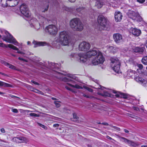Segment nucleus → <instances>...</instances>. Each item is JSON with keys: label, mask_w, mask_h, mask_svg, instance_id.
Returning <instances> with one entry per match:
<instances>
[{"label": "nucleus", "mask_w": 147, "mask_h": 147, "mask_svg": "<svg viewBox=\"0 0 147 147\" xmlns=\"http://www.w3.org/2000/svg\"><path fill=\"white\" fill-rule=\"evenodd\" d=\"M49 6L47 5L46 8H45L44 10L42 11L43 12H45V11H47L48 8Z\"/></svg>", "instance_id": "nucleus-48"}, {"label": "nucleus", "mask_w": 147, "mask_h": 147, "mask_svg": "<svg viewBox=\"0 0 147 147\" xmlns=\"http://www.w3.org/2000/svg\"><path fill=\"white\" fill-rule=\"evenodd\" d=\"M70 25L74 30L80 31L83 28V26L79 19L75 18L72 19L70 22Z\"/></svg>", "instance_id": "nucleus-5"}, {"label": "nucleus", "mask_w": 147, "mask_h": 147, "mask_svg": "<svg viewBox=\"0 0 147 147\" xmlns=\"http://www.w3.org/2000/svg\"><path fill=\"white\" fill-rule=\"evenodd\" d=\"M36 18H33L30 21L29 23L30 27L38 30L40 28V25L46 23L49 20L48 19L40 14H37L36 16Z\"/></svg>", "instance_id": "nucleus-2"}, {"label": "nucleus", "mask_w": 147, "mask_h": 147, "mask_svg": "<svg viewBox=\"0 0 147 147\" xmlns=\"http://www.w3.org/2000/svg\"><path fill=\"white\" fill-rule=\"evenodd\" d=\"M113 37L115 42L117 43H119L123 41V39L121 34L119 33L114 34Z\"/></svg>", "instance_id": "nucleus-17"}, {"label": "nucleus", "mask_w": 147, "mask_h": 147, "mask_svg": "<svg viewBox=\"0 0 147 147\" xmlns=\"http://www.w3.org/2000/svg\"><path fill=\"white\" fill-rule=\"evenodd\" d=\"M12 56H14V57H15L16 56V55L13 54H12L11 55Z\"/></svg>", "instance_id": "nucleus-62"}, {"label": "nucleus", "mask_w": 147, "mask_h": 147, "mask_svg": "<svg viewBox=\"0 0 147 147\" xmlns=\"http://www.w3.org/2000/svg\"><path fill=\"white\" fill-rule=\"evenodd\" d=\"M15 97V96H13V95H12V96H11V97Z\"/></svg>", "instance_id": "nucleus-63"}, {"label": "nucleus", "mask_w": 147, "mask_h": 147, "mask_svg": "<svg viewBox=\"0 0 147 147\" xmlns=\"http://www.w3.org/2000/svg\"><path fill=\"white\" fill-rule=\"evenodd\" d=\"M127 73V77H131L135 74L136 72L135 71H133L131 70H128Z\"/></svg>", "instance_id": "nucleus-27"}, {"label": "nucleus", "mask_w": 147, "mask_h": 147, "mask_svg": "<svg viewBox=\"0 0 147 147\" xmlns=\"http://www.w3.org/2000/svg\"><path fill=\"white\" fill-rule=\"evenodd\" d=\"M115 96L117 97H119L120 96V95L119 94H115Z\"/></svg>", "instance_id": "nucleus-54"}, {"label": "nucleus", "mask_w": 147, "mask_h": 147, "mask_svg": "<svg viewBox=\"0 0 147 147\" xmlns=\"http://www.w3.org/2000/svg\"><path fill=\"white\" fill-rule=\"evenodd\" d=\"M54 103L55 104L56 107H59L60 106V104L59 102L56 101L54 102Z\"/></svg>", "instance_id": "nucleus-38"}, {"label": "nucleus", "mask_w": 147, "mask_h": 147, "mask_svg": "<svg viewBox=\"0 0 147 147\" xmlns=\"http://www.w3.org/2000/svg\"><path fill=\"white\" fill-rule=\"evenodd\" d=\"M38 125L40 126L45 129H47V127L43 125H42L40 123H38Z\"/></svg>", "instance_id": "nucleus-41"}, {"label": "nucleus", "mask_w": 147, "mask_h": 147, "mask_svg": "<svg viewBox=\"0 0 147 147\" xmlns=\"http://www.w3.org/2000/svg\"><path fill=\"white\" fill-rule=\"evenodd\" d=\"M12 140L17 143H26L28 142L27 139L23 136L14 137L13 138Z\"/></svg>", "instance_id": "nucleus-18"}, {"label": "nucleus", "mask_w": 147, "mask_h": 147, "mask_svg": "<svg viewBox=\"0 0 147 147\" xmlns=\"http://www.w3.org/2000/svg\"><path fill=\"white\" fill-rule=\"evenodd\" d=\"M0 86L9 87H11V85L9 84L4 82L0 81Z\"/></svg>", "instance_id": "nucleus-29"}, {"label": "nucleus", "mask_w": 147, "mask_h": 147, "mask_svg": "<svg viewBox=\"0 0 147 147\" xmlns=\"http://www.w3.org/2000/svg\"><path fill=\"white\" fill-rule=\"evenodd\" d=\"M1 131L3 133H4L5 132V130L3 128H2L1 129Z\"/></svg>", "instance_id": "nucleus-49"}, {"label": "nucleus", "mask_w": 147, "mask_h": 147, "mask_svg": "<svg viewBox=\"0 0 147 147\" xmlns=\"http://www.w3.org/2000/svg\"><path fill=\"white\" fill-rule=\"evenodd\" d=\"M107 138L108 139H111V137H110L109 136H107Z\"/></svg>", "instance_id": "nucleus-61"}, {"label": "nucleus", "mask_w": 147, "mask_h": 147, "mask_svg": "<svg viewBox=\"0 0 147 147\" xmlns=\"http://www.w3.org/2000/svg\"><path fill=\"white\" fill-rule=\"evenodd\" d=\"M68 0L69 1L71 2H74L76 1V0Z\"/></svg>", "instance_id": "nucleus-51"}, {"label": "nucleus", "mask_w": 147, "mask_h": 147, "mask_svg": "<svg viewBox=\"0 0 147 147\" xmlns=\"http://www.w3.org/2000/svg\"><path fill=\"white\" fill-rule=\"evenodd\" d=\"M121 140L122 142H124L125 143H127L129 145L131 146H137L138 145V144L137 143L131 141L129 140L124 137H121Z\"/></svg>", "instance_id": "nucleus-19"}, {"label": "nucleus", "mask_w": 147, "mask_h": 147, "mask_svg": "<svg viewBox=\"0 0 147 147\" xmlns=\"http://www.w3.org/2000/svg\"><path fill=\"white\" fill-rule=\"evenodd\" d=\"M142 62L143 64L147 65V56L143 58L142 59Z\"/></svg>", "instance_id": "nucleus-30"}, {"label": "nucleus", "mask_w": 147, "mask_h": 147, "mask_svg": "<svg viewBox=\"0 0 147 147\" xmlns=\"http://www.w3.org/2000/svg\"><path fill=\"white\" fill-rule=\"evenodd\" d=\"M11 111L12 112L15 113H17L18 112V111L17 109H16L12 108L11 109Z\"/></svg>", "instance_id": "nucleus-40"}, {"label": "nucleus", "mask_w": 147, "mask_h": 147, "mask_svg": "<svg viewBox=\"0 0 147 147\" xmlns=\"http://www.w3.org/2000/svg\"><path fill=\"white\" fill-rule=\"evenodd\" d=\"M118 50V48H117V49H113L112 50L111 52H112L113 53H114L115 52H116Z\"/></svg>", "instance_id": "nucleus-47"}, {"label": "nucleus", "mask_w": 147, "mask_h": 147, "mask_svg": "<svg viewBox=\"0 0 147 147\" xmlns=\"http://www.w3.org/2000/svg\"><path fill=\"white\" fill-rule=\"evenodd\" d=\"M127 14L128 17L133 20L138 21L142 19L139 13L137 11L129 10Z\"/></svg>", "instance_id": "nucleus-13"}, {"label": "nucleus", "mask_w": 147, "mask_h": 147, "mask_svg": "<svg viewBox=\"0 0 147 147\" xmlns=\"http://www.w3.org/2000/svg\"><path fill=\"white\" fill-rule=\"evenodd\" d=\"M45 31L51 35H55L57 33L58 28L55 25L50 24L46 27Z\"/></svg>", "instance_id": "nucleus-11"}, {"label": "nucleus", "mask_w": 147, "mask_h": 147, "mask_svg": "<svg viewBox=\"0 0 147 147\" xmlns=\"http://www.w3.org/2000/svg\"><path fill=\"white\" fill-rule=\"evenodd\" d=\"M107 48L111 52L112 50L113 49H117V47H114L110 46H107Z\"/></svg>", "instance_id": "nucleus-33"}, {"label": "nucleus", "mask_w": 147, "mask_h": 147, "mask_svg": "<svg viewBox=\"0 0 147 147\" xmlns=\"http://www.w3.org/2000/svg\"><path fill=\"white\" fill-rule=\"evenodd\" d=\"M5 32L6 36H3L2 39L7 42L11 43L15 45L20 47L22 46V44L19 43L12 36L9 34L7 31H5Z\"/></svg>", "instance_id": "nucleus-9"}, {"label": "nucleus", "mask_w": 147, "mask_h": 147, "mask_svg": "<svg viewBox=\"0 0 147 147\" xmlns=\"http://www.w3.org/2000/svg\"><path fill=\"white\" fill-rule=\"evenodd\" d=\"M30 43H31V42L30 41H28L27 42V44L28 45H30Z\"/></svg>", "instance_id": "nucleus-56"}, {"label": "nucleus", "mask_w": 147, "mask_h": 147, "mask_svg": "<svg viewBox=\"0 0 147 147\" xmlns=\"http://www.w3.org/2000/svg\"><path fill=\"white\" fill-rule=\"evenodd\" d=\"M73 120H72L73 121H76L78 119V117L76 116V115L75 113H73Z\"/></svg>", "instance_id": "nucleus-32"}, {"label": "nucleus", "mask_w": 147, "mask_h": 147, "mask_svg": "<svg viewBox=\"0 0 147 147\" xmlns=\"http://www.w3.org/2000/svg\"><path fill=\"white\" fill-rule=\"evenodd\" d=\"M133 109L134 110L136 111H139L140 109L138 107H133Z\"/></svg>", "instance_id": "nucleus-43"}, {"label": "nucleus", "mask_w": 147, "mask_h": 147, "mask_svg": "<svg viewBox=\"0 0 147 147\" xmlns=\"http://www.w3.org/2000/svg\"><path fill=\"white\" fill-rule=\"evenodd\" d=\"M102 124L103 125H108V123H102Z\"/></svg>", "instance_id": "nucleus-53"}, {"label": "nucleus", "mask_w": 147, "mask_h": 147, "mask_svg": "<svg viewBox=\"0 0 147 147\" xmlns=\"http://www.w3.org/2000/svg\"><path fill=\"white\" fill-rule=\"evenodd\" d=\"M83 87L84 88H85V89H87V90L89 91V92H93V90L92 89H90V88H88V87H87L85 86H83Z\"/></svg>", "instance_id": "nucleus-39"}, {"label": "nucleus", "mask_w": 147, "mask_h": 147, "mask_svg": "<svg viewBox=\"0 0 147 147\" xmlns=\"http://www.w3.org/2000/svg\"><path fill=\"white\" fill-rule=\"evenodd\" d=\"M114 16L115 20L116 22L121 21L122 18V15L120 12L119 11L115 12Z\"/></svg>", "instance_id": "nucleus-22"}, {"label": "nucleus", "mask_w": 147, "mask_h": 147, "mask_svg": "<svg viewBox=\"0 0 147 147\" xmlns=\"http://www.w3.org/2000/svg\"><path fill=\"white\" fill-rule=\"evenodd\" d=\"M141 147H147V145H142Z\"/></svg>", "instance_id": "nucleus-57"}, {"label": "nucleus", "mask_w": 147, "mask_h": 147, "mask_svg": "<svg viewBox=\"0 0 147 147\" xmlns=\"http://www.w3.org/2000/svg\"><path fill=\"white\" fill-rule=\"evenodd\" d=\"M62 7L63 10H65L66 11L74 13L73 11L75 10V8L74 7H68L65 6H63Z\"/></svg>", "instance_id": "nucleus-26"}, {"label": "nucleus", "mask_w": 147, "mask_h": 147, "mask_svg": "<svg viewBox=\"0 0 147 147\" xmlns=\"http://www.w3.org/2000/svg\"><path fill=\"white\" fill-rule=\"evenodd\" d=\"M144 73L145 75L147 76V71H145L144 72Z\"/></svg>", "instance_id": "nucleus-52"}, {"label": "nucleus", "mask_w": 147, "mask_h": 147, "mask_svg": "<svg viewBox=\"0 0 147 147\" xmlns=\"http://www.w3.org/2000/svg\"><path fill=\"white\" fill-rule=\"evenodd\" d=\"M124 131L126 133H128L129 132V131L126 129H124Z\"/></svg>", "instance_id": "nucleus-55"}, {"label": "nucleus", "mask_w": 147, "mask_h": 147, "mask_svg": "<svg viewBox=\"0 0 147 147\" xmlns=\"http://www.w3.org/2000/svg\"><path fill=\"white\" fill-rule=\"evenodd\" d=\"M3 63L7 67H9V68L13 69H16V67L13 65H12L11 64L8 63L7 62H3Z\"/></svg>", "instance_id": "nucleus-28"}, {"label": "nucleus", "mask_w": 147, "mask_h": 147, "mask_svg": "<svg viewBox=\"0 0 147 147\" xmlns=\"http://www.w3.org/2000/svg\"><path fill=\"white\" fill-rule=\"evenodd\" d=\"M20 11L21 13L25 16L28 17L30 16V13L28 11L27 6L24 3L20 6Z\"/></svg>", "instance_id": "nucleus-15"}, {"label": "nucleus", "mask_w": 147, "mask_h": 147, "mask_svg": "<svg viewBox=\"0 0 147 147\" xmlns=\"http://www.w3.org/2000/svg\"><path fill=\"white\" fill-rule=\"evenodd\" d=\"M29 115L30 116L33 117H38L39 116V115H38L33 113H30Z\"/></svg>", "instance_id": "nucleus-36"}, {"label": "nucleus", "mask_w": 147, "mask_h": 147, "mask_svg": "<svg viewBox=\"0 0 147 147\" xmlns=\"http://www.w3.org/2000/svg\"><path fill=\"white\" fill-rule=\"evenodd\" d=\"M52 99L53 100H56V99L55 98H52Z\"/></svg>", "instance_id": "nucleus-60"}, {"label": "nucleus", "mask_w": 147, "mask_h": 147, "mask_svg": "<svg viewBox=\"0 0 147 147\" xmlns=\"http://www.w3.org/2000/svg\"><path fill=\"white\" fill-rule=\"evenodd\" d=\"M79 56L81 62L90 61L94 65L102 64L105 61L102 53L98 50L93 49L85 53H80Z\"/></svg>", "instance_id": "nucleus-1"}, {"label": "nucleus", "mask_w": 147, "mask_h": 147, "mask_svg": "<svg viewBox=\"0 0 147 147\" xmlns=\"http://www.w3.org/2000/svg\"><path fill=\"white\" fill-rule=\"evenodd\" d=\"M138 66L139 68V69L141 70L143 67V65L141 64H138Z\"/></svg>", "instance_id": "nucleus-42"}, {"label": "nucleus", "mask_w": 147, "mask_h": 147, "mask_svg": "<svg viewBox=\"0 0 147 147\" xmlns=\"http://www.w3.org/2000/svg\"><path fill=\"white\" fill-rule=\"evenodd\" d=\"M137 1L140 3H143L145 2V0H136Z\"/></svg>", "instance_id": "nucleus-44"}, {"label": "nucleus", "mask_w": 147, "mask_h": 147, "mask_svg": "<svg viewBox=\"0 0 147 147\" xmlns=\"http://www.w3.org/2000/svg\"><path fill=\"white\" fill-rule=\"evenodd\" d=\"M19 0H1L2 5L3 7H13L18 5Z\"/></svg>", "instance_id": "nucleus-12"}, {"label": "nucleus", "mask_w": 147, "mask_h": 147, "mask_svg": "<svg viewBox=\"0 0 147 147\" xmlns=\"http://www.w3.org/2000/svg\"><path fill=\"white\" fill-rule=\"evenodd\" d=\"M131 32L134 35L138 36H139L141 33L140 30L135 28H131Z\"/></svg>", "instance_id": "nucleus-23"}, {"label": "nucleus", "mask_w": 147, "mask_h": 147, "mask_svg": "<svg viewBox=\"0 0 147 147\" xmlns=\"http://www.w3.org/2000/svg\"><path fill=\"white\" fill-rule=\"evenodd\" d=\"M0 47L3 48H7L8 47L14 50L17 51V53H18L22 54H24V53L23 52L21 51L20 50H19L18 48L11 44H7L6 45L3 43L0 42Z\"/></svg>", "instance_id": "nucleus-16"}, {"label": "nucleus", "mask_w": 147, "mask_h": 147, "mask_svg": "<svg viewBox=\"0 0 147 147\" xmlns=\"http://www.w3.org/2000/svg\"><path fill=\"white\" fill-rule=\"evenodd\" d=\"M34 84H38V83L36 82H33Z\"/></svg>", "instance_id": "nucleus-59"}, {"label": "nucleus", "mask_w": 147, "mask_h": 147, "mask_svg": "<svg viewBox=\"0 0 147 147\" xmlns=\"http://www.w3.org/2000/svg\"><path fill=\"white\" fill-rule=\"evenodd\" d=\"M65 81L67 82L66 85L65 86V88L69 90H70L73 92L75 93L76 92L74 89L72 88H74L77 89H82L83 87L81 86H80L78 84H76L75 85L72 84L74 83V81L71 79H69L68 78H65Z\"/></svg>", "instance_id": "nucleus-7"}, {"label": "nucleus", "mask_w": 147, "mask_h": 147, "mask_svg": "<svg viewBox=\"0 0 147 147\" xmlns=\"http://www.w3.org/2000/svg\"><path fill=\"white\" fill-rule=\"evenodd\" d=\"M59 126L58 124H55L53 125V126L54 127H58Z\"/></svg>", "instance_id": "nucleus-50"}, {"label": "nucleus", "mask_w": 147, "mask_h": 147, "mask_svg": "<svg viewBox=\"0 0 147 147\" xmlns=\"http://www.w3.org/2000/svg\"><path fill=\"white\" fill-rule=\"evenodd\" d=\"M110 61L111 66L113 71L117 73H120V63L118 59L116 57H111Z\"/></svg>", "instance_id": "nucleus-8"}, {"label": "nucleus", "mask_w": 147, "mask_h": 147, "mask_svg": "<svg viewBox=\"0 0 147 147\" xmlns=\"http://www.w3.org/2000/svg\"><path fill=\"white\" fill-rule=\"evenodd\" d=\"M136 81L138 82L143 86H146L147 85V80L144 79L140 76H138L135 78Z\"/></svg>", "instance_id": "nucleus-21"}, {"label": "nucleus", "mask_w": 147, "mask_h": 147, "mask_svg": "<svg viewBox=\"0 0 147 147\" xmlns=\"http://www.w3.org/2000/svg\"><path fill=\"white\" fill-rule=\"evenodd\" d=\"M67 75H68V76L69 77V78L74 79H76V77L74 75L71 74Z\"/></svg>", "instance_id": "nucleus-35"}, {"label": "nucleus", "mask_w": 147, "mask_h": 147, "mask_svg": "<svg viewBox=\"0 0 147 147\" xmlns=\"http://www.w3.org/2000/svg\"><path fill=\"white\" fill-rule=\"evenodd\" d=\"M4 93L0 92V94H4Z\"/></svg>", "instance_id": "nucleus-58"}, {"label": "nucleus", "mask_w": 147, "mask_h": 147, "mask_svg": "<svg viewBox=\"0 0 147 147\" xmlns=\"http://www.w3.org/2000/svg\"><path fill=\"white\" fill-rule=\"evenodd\" d=\"M104 4L103 2L100 0H96L95 4V6L98 8H101Z\"/></svg>", "instance_id": "nucleus-25"}, {"label": "nucleus", "mask_w": 147, "mask_h": 147, "mask_svg": "<svg viewBox=\"0 0 147 147\" xmlns=\"http://www.w3.org/2000/svg\"><path fill=\"white\" fill-rule=\"evenodd\" d=\"M49 67L50 69H53L51 71V75L58 79H61L63 77V74L56 71L59 69V65L57 63H50L49 64Z\"/></svg>", "instance_id": "nucleus-6"}, {"label": "nucleus", "mask_w": 147, "mask_h": 147, "mask_svg": "<svg viewBox=\"0 0 147 147\" xmlns=\"http://www.w3.org/2000/svg\"><path fill=\"white\" fill-rule=\"evenodd\" d=\"M144 47H133L132 48L133 51L135 52L142 53L145 50Z\"/></svg>", "instance_id": "nucleus-24"}, {"label": "nucleus", "mask_w": 147, "mask_h": 147, "mask_svg": "<svg viewBox=\"0 0 147 147\" xmlns=\"http://www.w3.org/2000/svg\"><path fill=\"white\" fill-rule=\"evenodd\" d=\"M84 9V8L83 7H81L77 8L76 9V11L78 13H82Z\"/></svg>", "instance_id": "nucleus-31"}, {"label": "nucleus", "mask_w": 147, "mask_h": 147, "mask_svg": "<svg viewBox=\"0 0 147 147\" xmlns=\"http://www.w3.org/2000/svg\"><path fill=\"white\" fill-rule=\"evenodd\" d=\"M90 47V44L87 42L83 41L79 45L78 49L79 50L86 51L88 50Z\"/></svg>", "instance_id": "nucleus-14"}, {"label": "nucleus", "mask_w": 147, "mask_h": 147, "mask_svg": "<svg viewBox=\"0 0 147 147\" xmlns=\"http://www.w3.org/2000/svg\"><path fill=\"white\" fill-rule=\"evenodd\" d=\"M33 43L34 45V47H36L39 46H43L48 45V44L45 42H40L34 40Z\"/></svg>", "instance_id": "nucleus-20"}, {"label": "nucleus", "mask_w": 147, "mask_h": 147, "mask_svg": "<svg viewBox=\"0 0 147 147\" xmlns=\"http://www.w3.org/2000/svg\"><path fill=\"white\" fill-rule=\"evenodd\" d=\"M18 59L20 60H21V61H26L24 59L22 58H21V57H19L18 58Z\"/></svg>", "instance_id": "nucleus-46"}, {"label": "nucleus", "mask_w": 147, "mask_h": 147, "mask_svg": "<svg viewBox=\"0 0 147 147\" xmlns=\"http://www.w3.org/2000/svg\"><path fill=\"white\" fill-rule=\"evenodd\" d=\"M94 88L97 90L98 94L104 96L111 97L112 96L111 93L113 92L115 94L116 93V92L115 91L109 88H105L103 87H102L98 83L96 84Z\"/></svg>", "instance_id": "nucleus-3"}, {"label": "nucleus", "mask_w": 147, "mask_h": 147, "mask_svg": "<svg viewBox=\"0 0 147 147\" xmlns=\"http://www.w3.org/2000/svg\"><path fill=\"white\" fill-rule=\"evenodd\" d=\"M121 96L123 98L126 99L127 98V96L126 94L123 93H121L120 94Z\"/></svg>", "instance_id": "nucleus-34"}, {"label": "nucleus", "mask_w": 147, "mask_h": 147, "mask_svg": "<svg viewBox=\"0 0 147 147\" xmlns=\"http://www.w3.org/2000/svg\"><path fill=\"white\" fill-rule=\"evenodd\" d=\"M58 41L62 45H68L71 42V40L68 32L65 31L60 32Z\"/></svg>", "instance_id": "nucleus-4"}, {"label": "nucleus", "mask_w": 147, "mask_h": 147, "mask_svg": "<svg viewBox=\"0 0 147 147\" xmlns=\"http://www.w3.org/2000/svg\"><path fill=\"white\" fill-rule=\"evenodd\" d=\"M83 96L86 97L87 98H93V97L92 96H89L86 94H83Z\"/></svg>", "instance_id": "nucleus-37"}, {"label": "nucleus", "mask_w": 147, "mask_h": 147, "mask_svg": "<svg viewBox=\"0 0 147 147\" xmlns=\"http://www.w3.org/2000/svg\"><path fill=\"white\" fill-rule=\"evenodd\" d=\"M126 58L127 59H125L124 60V61L125 62L128 63L129 62V58L128 57H126Z\"/></svg>", "instance_id": "nucleus-45"}, {"label": "nucleus", "mask_w": 147, "mask_h": 147, "mask_svg": "<svg viewBox=\"0 0 147 147\" xmlns=\"http://www.w3.org/2000/svg\"><path fill=\"white\" fill-rule=\"evenodd\" d=\"M97 21L100 26L101 29L106 30L109 27V22L107 18L103 16H99L98 18Z\"/></svg>", "instance_id": "nucleus-10"}, {"label": "nucleus", "mask_w": 147, "mask_h": 147, "mask_svg": "<svg viewBox=\"0 0 147 147\" xmlns=\"http://www.w3.org/2000/svg\"><path fill=\"white\" fill-rule=\"evenodd\" d=\"M146 48H147V41H146Z\"/></svg>", "instance_id": "nucleus-64"}]
</instances>
